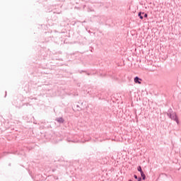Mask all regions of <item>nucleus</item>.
I'll use <instances>...</instances> for the list:
<instances>
[{
  "mask_svg": "<svg viewBox=\"0 0 181 181\" xmlns=\"http://www.w3.org/2000/svg\"><path fill=\"white\" fill-rule=\"evenodd\" d=\"M144 18H148V14L144 15Z\"/></svg>",
  "mask_w": 181,
  "mask_h": 181,
  "instance_id": "nucleus-8",
  "label": "nucleus"
},
{
  "mask_svg": "<svg viewBox=\"0 0 181 181\" xmlns=\"http://www.w3.org/2000/svg\"><path fill=\"white\" fill-rule=\"evenodd\" d=\"M58 122H64V119L63 118H59L57 119Z\"/></svg>",
  "mask_w": 181,
  "mask_h": 181,
  "instance_id": "nucleus-5",
  "label": "nucleus"
},
{
  "mask_svg": "<svg viewBox=\"0 0 181 181\" xmlns=\"http://www.w3.org/2000/svg\"><path fill=\"white\" fill-rule=\"evenodd\" d=\"M142 180V178H139L138 179V181H141Z\"/></svg>",
  "mask_w": 181,
  "mask_h": 181,
  "instance_id": "nucleus-9",
  "label": "nucleus"
},
{
  "mask_svg": "<svg viewBox=\"0 0 181 181\" xmlns=\"http://www.w3.org/2000/svg\"><path fill=\"white\" fill-rule=\"evenodd\" d=\"M139 16L140 19H144V17L141 16V13H139Z\"/></svg>",
  "mask_w": 181,
  "mask_h": 181,
  "instance_id": "nucleus-6",
  "label": "nucleus"
},
{
  "mask_svg": "<svg viewBox=\"0 0 181 181\" xmlns=\"http://www.w3.org/2000/svg\"><path fill=\"white\" fill-rule=\"evenodd\" d=\"M134 178L138 179V176H136V175H134Z\"/></svg>",
  "mask_w": 181,
  "mask_h": 181,
  "instance_id": "nucleus-7",
  "label": "nucleus"
},
{
  "mask_svg": "<svg viewBox=\"0 0 181 181\" xmlns=\"http://www.w3.org/2000/svg\"><path fill=\"white\" fill-rule=\"evenodd\" d=\"M170 118H171V119H173L174 121H175V122H177V124H179V119L177 118V115H176V113L171 114Z\"/></svg>",
  "mask_w": 181,
  "mask_h": 181,
  "instance_id": "nucleus-1",
  "label": "nucleus"
},
{
  "mask_svg": "<svg viewBox=\"0 0 181 181\" xmlns=\"http://www.w3.org/2000/svg\"><path fill=\"white\" fill-rule=\"evenodd\" d=\"M137 170H138L139 172H140V173H142V172H144V171H142V168H141V166H139L137 168Z\"/></svg>",
  "mask_w": 181,
  "mask_h": 181,
  "instance_id": "nucleus-4",
  "label": "nucleus"
},
{
  "mask_svg": "<svg viewBox=\"0 0 181 181\" xmlns=\"http://www.w3.org/2000/svg\"><path fill=\"white\" fill-rule=\"evenodd\" d=\"M139 78L138 76L134 78V83H138L139 84H141V81H139Z\"/></svg>",
  "mask_w": 181,
  "mask_h": 181,
  "instance_id": "nucleus-2",
  "label": "nucleus"
},
{
  "mask_svg": "<svg viewBox=\"0 0 181 181\" xmlns=\"http://www.w3.org/2000/svg\"><path fill=\"white\" fill-rule=\"evenodd\" d=\"M141 176L143 180H145L146 177L145 176V174L144 173V172L141 173Z\"/></svg>",
  "mask_w": 181,
  "mask_h": 181,
  "instance_id": "nucleus-3",
  "label": "nucleus"
}]
</instances>
